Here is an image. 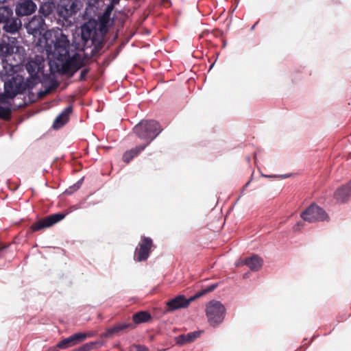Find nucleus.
Returning a JSON list of instances; mask_svg holds the SVG:
<instances>
[{"mask_svg":"<svg viewBox=\"0 0 351 351\" xmlns=\"http://www.w3.org/2000/svg\"><path fill=\"white\" fill-rule=\"evenodd\" d=\"M148 147L149 143H145L126 151L123 155V160L126 163L130 162L134 157L138 156Z\"/></svg>","mask_w":351,"mask_h":351,"instance_id":"dca6fc26","label":"nucleus"},{"mask_svg":"<svg viewBox=\"0 0 351 351\" xmlns=\"http://www.w3.org/2000/svg\"><path fill=\"white\" fill-rule=\"evenodd\" d=\"M129 351H147V349L141 345H133L130 348Z\"/></svg>","mask_w":351,"mask_h":351,"instance_id":"72a5a7b5","label":"nucleus"},{"mask_svg":"<svg viewBox=\"0 0 351 351\" xmlns=\"http://www.w3.org/2000/svg\"><path fill=\"white\" fill-rule=\"evenodd\" d=\"M0 55L14 66L24 60L25 51L23 47L19 45L16 38L8 37L7 41L3 39L0 43Z\"/></svg>","mask_w":351,"mask_h":351,"instance_id":"f03ea898","label":"nucleus"},{"mask_svg":"<svg viewBox=\"0 0 351 351\" xmlns=\"http://www.w3.org/2000/svg\"><path fill=\"white\" fill-rule=\"evenodd\" d=\"M242 261H241L240 263H236V265H237V266H239V265H240V264H243V263H242Z\"/></svg>","mask_w":351,"mask_h":351,"instance_id":"a19ab883","label":"nucleus"},{"mask_svg":"<svg viewBox=\"0 0 351 351\" xmlns=\"http://www.w3.org/2000/svg\"><path fill=\"white\" fill-rule=\"evenodd\" d=\"M301 218L308 223L328 221L329 217L326 212L315 204H311L300 214Z\"/></svg>","mask_w":351,"mask_h":351,"instance_id":"20e7f679","label":"nucleus"},{"mask_svg":"<svg viewBox=\"0 0 351 351\" xmlns=\"http://www.w3.org/2000/svg\"><path fill=\"white\" fill-rule=\"evenodd\" d=\"M121 351H124L123 350H121Z\"/></svg>","mask_w":351,"mask_h":351,"instance_id":"a18cd8bd","label":"nucleus"},{"mask_svg":"<svg viewBox=\"0 0 351 351\" xmlns=\"http://www.w3.org/2000/svg\"><path fill=\"white\" fill-rule=\"evenodd\" d=\"M242 263L246 265L251 271H256L262 267L263 261L258 255H253L243 260Z\"/></svg>","mask_w":351,"mask_h":351,"instance_id":"f3484780","label":"nucleus"},{"mask_svg":"<svg viewBox=\"0 0 351 351\" xmlns=\"http://www.w3.org/2000/svg\"><path fill=\"white\" fill-rule=\"evenodd\" d=\"M13 16L12 10L8 6L0 7V23H4Z\"/></svg>","mask_w":351,"mask_h":351,"instance_id":"412c9836","label":"nucleus"},{"mask_svg":"<svg viewBox=\"0 0 351 351\" xmlns=\"http://www.w3.org/2000/svg\"><path fill=\"white\" fill-rule=\"evenodd\" d=\"M351 196V181L347 184L339 187L334 193V197L337 202H346Z\"/></svg>","mask_w":351,"mask_h":351,"instance_id":"4468645a","label":"nucleus"},{"mask_svg":"<svg viewBox=\"0 0 351 351\" xmlns=\"http://www.w3.org/2000/svg\"><path fill=\"white\" fill-rule=\"evenodd\" d=\"M151 318V315L145 311H140L132 316L135 324L146 322Z\"/></svg>","mask_w":351,"mask_h":351,"instance_id":"5701e85b","label":"nucleus"},{"mask_svg":"<svg viewBox=\"0 0 351 351\" xmlns=\"http://www.w3.org/2000/svg\"><path fill=\"white\" fill-rule=\"evenodd\" d=\"M72 112L71 106L66 107L55 119L53 127L55 129L60 128L65 124L68 120L70 114Z\"/></svg>","mask_w":351,"mask_h":351,"instance_id":"a211bd4d","label":"nucleus"},{"mask_svg":"<svg viewBox=\"0 0 351 351\" xmlns=\"http://www.w3.org/2000/svg\"><path fill=\"white\" fill-rule=\"evenodd\" d=\"M196 298L195 295L191 296L189 298H186L183 295H179L174 298L169 300L166 305L167 306L168 311H174L180 308H185L188 307L189 304L195 300Z\"/></svg>","mask_w":351,"mask_h":351,"instance_id":"6e6552de","label":"nucleus"},{"mask_svg":"<svg viewBox=\"0 0 351 351\" xmlns=\"http://www.w3.org/2000/svg\"><path fill=\"white\" fill-rule=\"evenodd\" d=\"M87 73H88V71L86 69H83L81 71L80 79L81 80H84L85 79V76L87 74Z\"/></svg>","mask_w":351,"mask_h":351,"instance_id":"e433bc0d","label":"nucleus"},{"mask_svg":"<svg viewBox=\"0 0 351 351\" xmlns=\"http://www.w3.org/2000/svg\"><path fill=\"white\" fill-rule=\"evenodd\" d=\"M28 34L36 36L45 30V21L40 16H34L26 25Z\"/></svg>","mask_w":351,"mask_h":351,"instance_id":"9d476101","label":"nucleus"},{"mask_svg":"<svg viewBox=\"0 0 351 351\" xmlns=\"http://www.w3.org/2000/svg\"><path fill=\"white\" fill-rule=\"evenodd\" d=\"M250 184V182H247L244 186V189H245L246 187H247V186L249 185Z\"/></svg>","mask_w":351,"mask_h":351,"instance_id":"ea45409f","label":"nucleus"},{"mask_svg":"<svg viewBox=\"0 0 351 351\" xmlns=\"http://www.w3.org/2000/svg\"><path fill=\"white\" fill-rule=\"evenodd\" d=\"M86 335H87V337H91L95 335V333L93 332H90L86 333Z\"/></svg>","mask_w":351,"mask_h":351,"instance_id":"58836bf2","label":"nucleus"},{"mask_svg":"<svg viewBox=\"0 0 351 351\" xmlns=\"http://www.w3.org/2000/svg\"><path fill=\"white\" fill-rule=\"evenodd\" d=\"M72 336L75 342V344L77 342L82 341L87 338L86 333H82V332L75 333V334L73 335Z\"/></svg>","mask_w":351,"mask_h":351,"instance_id":"c85d7f7f","label":"nucleus"},{"mask_svg":"<svg viewBox=\"0 0 351 351\" xmlns=\"http://www.w3.org/2000/svg\"><path fill=\"white\" fill-rule=\"evenodd\" d=\"M247 278V274H245L243 275V278Z\"/></svg>","mask_w":351,"mask_h":351,"instance_id":"37998d69","label":"nucleus"},{"mask_svg":"<svg viewBox=\"0 0 351 351\" xmlns=\"http://www.w3.org/2000/svg\"><path fill=\"white\" fill-rule=\"evenodd\" d=\"M87 4V7L86 8V14H91L92 13H95L97 10V4L99 0H84Z\"/></svg>","mask_w":351,"mask_h":351,"instance_id":"b1692460","label":"nucleus"},{"mask_svg":"<svg viewBox=\"0 0 351 351\" xmlns=\"http://www.w3.org/2000/svg\"><path fill=\"white\" fill-rule=\"evenodd\" d=\"M97 344H99L100 346H101L102 343L99 342V341L90 342V343L83 345L82 346H81L80 348H79L77 350H74V351H89L93 348V346L95 345H97Z\"/></svg>","mask_w":351,"mask_h":351,"instance_id":"bb28decb","label":"nucleus"},{"mask_svg":"<svg viewBox=\"0 0 351 351\" xmlns=\"http://www.w3.org/2000/svg\"><path fill=\"white\" fill-rule=\"evenodd\" d=\"M134 132L141 139H145L149 143V146L154 139V122L153 121H142L134 126Z\"/></svg>","mask_w":351,"mask_h":351,"instance_id":"423d86ee","label":"nucleus"},{"mask_svg":"<svg viewBox=\"0 0 351 351\" xmlns=\"http://www.w3.org/2000/svg\"><path fill=\"white\" fill-rule=\"evenodd\" d=\"M110 15H111V13L108 12L107 11L105 10L104 12L103 13V14L99 18L100 26H101L100 28H101V31H103L104 29H106V26L109 23L110 19Z\"/></svg>","mask_w":351,"mask_h":351,"instance_id":"a878e982","label":"nucleus"},{"mask_svg":"<svg viewBox=\"0 0 351 351\" xmlns=\"http://www.w3.org/2000/svg\"><path fill=\"white\" fill-rule=\"evenodd\" d=\"M152 245V240L148 237H144L136 247L134 252V260L138 262L147 258L149 250Z\"/></svg>","mask_w":351,"mask_h":351,"instance_id":"0eeeda50","label":"nucleus"},{"mask_svg":"<svg viewBox=\"0 0 351 351\" xmlns=\"http://www.w3.org/2000/svg\"><path fill=\"white\" fill-rule=\"evenodd\" d=\"M43 11L45 16H47L51 13V9L49 4H45L40 7V11Z\"/></svg>","mask_w":351,"mask_h":351,"instance_id":"473e14b6","label":"nucleus"},{"mask_svg":"<svg viewBox=\"0 0 351 351\" xmlns=\"http://www.w3.org/2000/svg\"><path fill=\"white\" fill-rule=\"evenodd\" d=\"M114 8V5L111 3L110 4H109L106 8L105 9L106 11H107L108 12H110L111 13L112 10Z\"/></svg>","mask_w":351,"mask_h":351,"instance_id":"c9c22d12","label":"nucleus"},{"mask_svg":"<svg viewBox=\"0 0 351 351\" xmlns=\"http://www.w3.org/2000/svg\"><path fill=\"white\" fill-rule=\"evenodd\" d=\"M45 37L47 39L45 49L49 60L51 73H69L81 67L80 56L75 51L70 53L69 40L61 29H52L45 34Z\"/></svg>","mask_w":351,"mask_h":351,"instance_id":"f257e3e1","label":"nucleus"},{"mask_svg":"<svg viewBox=\"0 0 351 351\" xmlns=\"http://www.w3.org/2000/svg\"><path fill=\"white\" fill-rule=\"evenodd\" d=\"M80 0H60L57 6V12L64 19L76 14L81 8Z\"/></svg>","mask_w":351,"mask_h":351,"instance_id":"39448f33","label":"nucleus"},{"mask_svg":"<svg viewBox=\"0 0 351 351\" xmlns=\"http://www.w3.org/2000/svg\"><path fill=\"white\" fill-rule=\"evenodd\" d=\"M255 26H256V24H254L252 27H251V30H254V28H255Z\"/></svg>","mask_w":351,"mask_h":351,"instance_id":"79ce46f5","label":"nucleus"},{"mask_svg":"<svg viewBox=\"0 0 351 351\" xmlns=\"http://www.w3.org/2000/svg\"><path fill=\"white\" fill-rule=\"evenodd\" d=\"M65 215L62 213H56L49 215L34 223L32 226V229L33 231H38L43 228H49L63 219Z\"/></svg>","mask_w":351,"mask_h":351,"instance_id":"1a4fd4ad","label":"nucleus"},{"mask_svg":"<svg viewBox=\"0 0 351 351\" xmlns=\"http://www.w3.org/2000/svg\"><path fill=\"white\" fill-rule=\"evenodd\" d=\"M156 126H157V123L155 122V129H154V131H155V138L162 131V129H160V128L158 130Z\"/></svg>","mask_w":351,"mask_h":351,"instance_id":"4c0bfd02","label":"nucleus"},{"mask_svg":"<svg viewBox=\"0 0 351 351\" xmlns=\"http://www.w3.org/2000/svg\"><path fill=\"white\" fill-rule=\"evenodd\" d=\"M36 5L32 0H24L16 5V13L19 16L30 15L36 11Z\"/></svg>","mask_w":351,"mask_h":351,"instance_id":"ddd939ff","label":"nucleus"},{"mask_svg":"<svg viewBox=\"0 0 351 351\" xmlns=\"http://www.w3.org/2000/svg\"><path fill=\"white\" fill-rule=\"evenodd\" d=\"M26 69L31 76H34L40 69V63L38 60H31L27 63Z\"/></svg>","mask_w":351,"mask_h":351,"instance_id":"4be33fe9","label":"nucleus"},{"mask_svg":"<svg viewBox=\"0 0 351 351\" xmlns=\"http://www.w3.org/2000/svg\"><path fill=\"white\" fill-rule=\"evenodd\" d=\"M206 313L209 324L215 327L223 321L226 308L221 302L211 300L206 305Z\"/></svg>","mask_w":351,"mask_h":351,"instance_id":"7ed1b4c3","label":"nucleus"},{"mask_svg":"<svg viewBox=\"0 0 351 351\" xmlns=\"http://www.w3.org/2000/svg\"><path fill=\"white\" fill-rule=\"evenodd\" d=\"M4 90V93L0 95V101H4L5 97L14 98L19 93V87L14 77L5 82Z\"/></svg>","mask_w":351,"mask_h":351,"instance_id":"f8f14e48","label":"nucleus"},{"mask_svg":"<svg viewBox=\"0 0 351 351\" xmlns=\"http://www.w3.org/2000/svg\"><path fill=\"white\" fill-rule=\"evenodd\" d=\"M303 224H304V223H303L302 222H301V221H300V222L297 223L294 226V227H293V230H294V231H298V230H300V227H301V226H303Z\"/></svg>","mask_w":351,"mask_h":351,"instance_id":"f704fd0d","label":"nucleus"},{"mask_svg":"<svg viewBox=\"0 0 351 351\" xmlns=\"http://www.w3.org/2000/svg\"><path fill=\"white\" fill-rule=\"evenodd\" d=\"M82 182V180H79L73 186H72L69 189H66L64 193L66 194H71L73 191L77 190L80 187Z\"/></svg>","mask_w":351,"mask_h":351,"instance_id":"c756f323","label":"nucleus"},{"mask_svg":"<svg viewBox=\"0 0 351 351\" xmlns=\"http://www.w3.org/2000/svg\"><path fill=\"white\" fill-rule=\"evenodd\" d=\"M10 112L9 108L0 107V117L7 119L9 117Z\"/></svg>","mask_w":351,"mask_h":351,"instance_id":"7c9ffc66","label":"nucleus"},{"mask_svg":"<svg viewBox=\"0 0 351 351\" xmlns=\"http://www.w3.org/2000/svg\"><path fill=\"white\" fill-rule=\"evenodd\" d=\"M114 347H117V348L119 347V343L116 344V345L114 346Z\"/></svg>","mask_w":351,"mask_h":351,"instance_id":"c03bdc74","label":"nucleus"},{"mask_svg":"<svg viewBox=\"0 0 351 351\" xmlns=\"http://www.w3.org/2000/svg\"><path fill=\"white\" fill-rule=\"evenodd\" d=\"M200 331H194L187 334L180 335L176 337V341L178 344L184 345L195 341L200 335Z\"/></svg>","mask_w":351,"mask_h":351,"instance_id":"aec40b11","label":"nucleus"},{"mask_svg":"<svg viewBox=\"0 0 351 351\" xmlns=\"http://www.w3.org/2000/svg\"><path fill=\"white\" fill-rule=\"evenodd\" d=\"M135 327V324L132 323H121L117 324L113 326L111 328H109L106 330L105 333L103 334V337H111L112 335L118 334L119 332L123 331L126 329H134Z\"/></svg>","mask_w":351,"mask_h":351,"instance_id":"2eb2a0df","label":"nucleus"},{"mask_svg":"<svg viewBox=\"0 0 351 351\" xmlns=\"http://www.w3.org/2000/svg\"><path fill=\"white\" fill-rule=\"evenodd\" d=\"M96 27L97 23L95 20H89L82 25L81 38L84 45L93 39L96 32Z\"/></svg>","mask_w":351,"mask_h":351,"instance_id":"9b49d317","label":"nucleus"},{"mask_svg":"<svg viewBox=\"0 0 351 351\" xmlns=\"http://www.w3.org/2000/svg\"><path fill=\"white\" fill-rule=\"evenodd\" d=\"M263 177L268 178H280V179H285L290 176V174H281V175H265L261 174Z\"/></svg>","mask_w":351,"mask_h":351,"instance_id":"2f4dec72","label":"nucleus"},{"mask_svg":"<svg viewBox=\"0 0 351 351\" xmlns=\"http://www.w3.org/2000/svg\"><path fill=\"white\" fill-rule=\"evenodd\" d=\"M21 27V22L18 18L11 17L8 21L4 23L3 30L8 33L15 34Z\"/></svg>","mask_w":351,"mask_h":351,"instance_id":"6ab92c4d","label":"nucleus"},{"mask_svg":"<svg viewBox=\"0 0 351 351\" xmlns=\"http://www.w3.org/2000/svg\"><path fill=\"white\" fill-rule=\"evenodd\" d=\"M217 286H218L217 284H213V285L208 286L205 289L197 292V293L195 294V295L196 298H199V297L205 295L206 293L214 291L217 287Z\"/></svg>","mask_w":351,"mask_h":351,"instance_id":"cd10ccee","label":"nucleus"},{"mask_svg":"<svg viewBox=\"0 0 351 351\" xmlns=\"http://www.w3.org/2000/svg\"><path fill=\"white\" fill-rule=\"evenodd\" d=\"M75 345V342L73 338V336H70L63 340L60 341L58 344L57 347L59 348L66 349L69 347Z\"/></svg>","mask_w":351,"mask_h":351,"instance_id":"393cba45","label":"nucleus"}]
</instances>
